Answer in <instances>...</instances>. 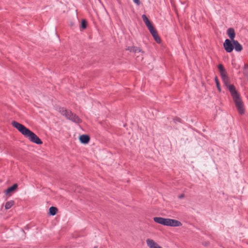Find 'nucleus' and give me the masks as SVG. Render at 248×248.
<instances>
[{"label":"nucleus","mask_w":248,"mask_h":248,"mask_svg":"<svg viewBox=\"0 0 248 248\" xmlns=\"http://www.w3.org/2000/svg\"><path fill=\"white\" fill-rule=\"evenodd\" d=\"M12 125L16 128L20 132L24 137L32 142L38 145H41L43 143L42 140L34 133L27 128L24 125L16 121H13L11 123Z\"/></svg>","instance_id":"f257e3e1"},{"label":"nucleus","mask_w":248,"mask_h":248,"mask_svg":"<svg viewBox=\"0 0 248 248\" xmlns=\"http://www.w3.org/2000/svg\"><path fill=\"white\" fill-rule=\"evenodd\" d=\"M229 91L231 94L233 101L239 113L241 115L244 114L245 113L244 104L241 99L240 93L236 90L234 85L229 86Z\"/></svg>","instance_id":"f03ea898"},{"label":"nucleus","mask_w":248,"mask_h":248,"mask_svg":"<svg viewBox=\"0 0 248 248\" xmlns=\"http://www.w3.org/2000/svg\"><path fill=\"white\" fill-rule=\"evenodd\" d=\"M59 112L67 119L76 124H80L82 120L75 113H73L71 110L67 109L64 107H60Z\"/></svg>","instance_id":"7ed1b4c3"},{"label":"nucleus","mask_w":248,"mask_h":248,"mask_svg":"<svg viewBox=\"0 0 248 248\" xmlns=\"http://www.w3.org/2000/svg\"><path fill=\"white\" fill-rule=\"evenodd\" d=\"M233 40L226 39L223 43V47L227 53L232 52L234 49Z\"/></svg>","instance_id":"20e7f679"},{"label":"nucleus","mask_w":248,"mask_h":248,"mask_svg":"<svg viewBox=\"0 0 248 248\" xmlns=\"http://www.w3.org/2000/svg\"><path fill=\"white\" fill-rule=\"evenodd\" d=\"M182 225V223L179 220L174 219L168 218L167 226L179 227Z\"/></svg>","instance_id":"39448f33"},{"label":"nucleus","mask_w":248,"mask_h":248,"mask_svg":"<svg viewBox=\"0 0 248 248\" xmlns=\"http://www.w3.org/2000/svg\"><path fill=\"white\" fill-rule=\"evenodd\" d=\"M18 187V185L16 183H15L13 184L12 186H9L7 189H6L4 192L5 194L6 195V200H7L8 197L10 195H8V194H10L11 193L14 192Z\"/></svg>","instance_id":"423d86ee"},{"label":"nucleus","mask_w":248,"mask_h":248,"mask_svg":"<svg viewBox=\"0 0 248 248\" xmlns=\"http://www.w3.org/2000/svg\"><path fill=\"white\" fill-rule=\"evenodd\" d=\"M153 220L156 223L166 226L167 225L168 218H167L156 217H154Z\"/></svg>","instance_id":"0eeeda50"},{"label":"nucleus","mask_w":248,"mask_h":248,"mask_svg":"<svg viewBox=\"0 0 248 248\" xmlns=\"http://www.w3.org/2000/svg\"><path fill=\"white\" fill-rule=\"evenodd\" d=\"M79 140L83 144H88L90 140V137L86 134H82L79 137Z\"/></svg>","instance_id":"6e6552de"},{"label":"nucleus","mask_w":248,"mask_h":248,"mask_svg":"<svg viewBox=\"0 0 248 248\" xmlns=\"http://www.w3.org/2000/svg\"><path fill=\"white\" fill-rule=\"evenodd\" d=\"M146 243L149 248H163L152 239H147Z\"/></svg>","instance_id":"1a4fd4ad"},{"label":"nucleus","mask_w":248,"mask_h":248,"mask_svg":"<svg viewBox=\"0 0 248 248\" xmlns=\"http://www.w3.org/2000/svg\"><path fill=\"white\" fill-rule=\"evenodd\" d=\"M153 37L155 41L158 44H160L161 42V39L158 34L157 31L156 29L153 30L150 32Z\"/></svg>","instance_id":"9d476101"},{"label":"nucleus","mask_w":248,"mask_h":248,"mask_svg":"<svg viewBox=\"0 0 248 248\" xmlns=\"http://www.w3.org/2000/svg\"><path fill=\"white\" fill-rule=\"evenodd\" d=\"M227 34L229 36L230 39L232 40H235V32L233 28H230L227 31Z\"/></svg>","instance_id":"9b49d317"},{"label":"nucleus","mask_w":248,"mask_h":248,"mask_svg":"<svg viewBox=\"0 0 248 248\" xmlns=\"http://www.w3.org/2000/svg\"><path fill=\"white\" fill-rule=\"evenodd\" d=\"M126 50H128L130 52H133L134 53H139V52H143V51H142L141 49L139 47H137L135 46H128L126 49Z\"/></svg>","instance_id":"f8f14e48"},{"label":"nucleus","mask_w":248,"mask_h":248,"mask_svg":"<svg viewBox=\"0 0 248 248\" xmlns=\"http://www.w3.org/2000/svg\"><path fill=\"white\" fill-rule=\"evenodd\" d=\"M233 47L234 49L236 52H241L243 50L242 46L239 43V42L237 40H233Z\"/></svg>","instance_id":"ddd939ff"},{"label":"nucleus","mask_w":248,"mask_h":248,"mask_svg":"<svg viewBox=\"0 0 248 248\" xmlns=\"http://www.w3.org/2000/svg\"><path fill=\"white\" fill-rule=\"evenodd\" d=\"M221 78L224 85L229 89V86L232 85V84H230V79L228 76L222 78Z\"/></svg>","instance_id":"4468645a"},{"label":"nucleus","mask_w":248,"mask_h":248,"mask_svg":"<svg viewBox=\"0 0 248 248\" xmlns=\"http://www.w3.org/2000/svg\"><path fill=\"white\" fill-rule=\"evenodd\" d=\"M58 211V210L57 207L55 206H51L49 208V215L52 216H55L57 214Z\"/></svg>","instance_id":"2eb2a0df"},{"label":"nucleus","mask_w":248,"mask_h":248,"mask_svg":"<svg viewBox=\"0 0 248 248\" xmlns=\"http://www.w3.org/2000/svg\"><path fill=\"white\" fill-rule=\"evenodd\" d=\"M15 202L13 200L9 201L5 203V209L6 210L9 209L11 208L12 206L15 204Z\"/></svg>","instance_id":"dca6fc26"},{"label":"nucleus","mask_w":248,"mask_h":248,"mask_svg":"<svg viewBox=\"0 0 248 248\" xmlns=\"http://www.w3.org/2000/svg\"><path fill=\"white\" fill-rule=\"evenodd\" d=\"M87 21L85 19H82L81 21V25L80 29V30H83L86 29L87 26Z\"/></svg>","instance_id":"f3484780"},{"label":"nucleus","mask_w":248,"mask_h":248,"mask_svg":"<svg viewBox=\"0 0 248 248\" xmlns=\"http://www.w3.org/2000/svg\"><path fill=\"white\" fill-rule=\"evenodd\" d=\"M145 24L146 25L147 28H148L150 32L155 29L150 20L146 22Z\"/></svg>","instance_id":"a211bd4d"},{"label":"nucleus","mask_w":248,"mask_h":248,"mask_svg":"<svg viewBox=\"0 0 248 248\" xmlns=\"http://www.w3.org/2000/svg\"><path fill=\"white\" fill-rule=\"evenodd\" d=\"M215 81L217 90L219 92H221V89L220 85L219 80L218 79V78L217 76H216L215 78Z\"/></svg>","instance_id":"6ab92c4d"},{"label":"nucleus","mask_w":248,"mask_h":248,"mask_svg":"<svg viewBox=\"0 0 248 248\" xmlns=\"http://www.w3.org/2000/svg\"><path fill=\"white\" fill-rule=\"evenodd\" d=\"M243 70L244 76L248 78V64H244Z\"/></svg>","instance_id":"aec40b11"},{"label":"nucleus","mask_w":248,"mask_h":248,"mask_svg":"<svg viewBox=\"0 0 248 248\" xmlns=\"http://www.w3.org/2000/svg\"><path fill=\"white\" fill-rule=\"evenodd\" d=\"M173 122L175 124H177V123H183L182 120L178 117H175L173 118Z\"/></svg>","instance_id":"412c9836"},{"label":"nucleus","mask_w":248,"mask_h":248,"mask_svg":"<svg viewBox=\"0 0 248 248\" xmlns=\"http://www.w3.org/2000/svg\"><path fill=\"white\" fill-rule=\"evenodd\" d=\"M217 67L219 72L223 71L225 70L223 64L221 63L218 64Z\"/></svg>","instance_id":"4be33fe9"},{"label":"nucleus","mask_w":248,"mask_h":248,"mask_svg":"<svg viewBox=\"0 0 248 248\" xmlns=\"http://www.w3.org/2000/svg\"><path fill=\"white\" fill-rule=\"evenodd\" d=\"M217 67L219 72L223 71L225 70L223 64L221 63L218 64Z\"/></svg>","instance_id":"5701e85b"},{"label":"nucleus","mask_w":248,"mask_h":248,"mask_svg":"<svg viewBox=\"0 0 248 248\" xmlns=\"http://www.w3.org/2000/svg\"><path fill=\"white\" fill-rule=\"evenodd\" d=\"M142 19H143L144 23H145L146 22H147L150 20L148 19V18L147 17V16L144 14L142 16Z\"/></svg>","instance_id":"b1692460"},{"label":"nucleus","mask_w":248,"mask_h":248,"mask_svg":"<svg viewBox=\"0 0 248 248\" xmlns=\"http://www.w3.org/2000/svg\"><path fill=\"white\" fill-rule=\"evenodd\" d=\"M219 73L221 78L227 76L225 70L223 71L219 72Z\"/></svg>","instance_id":"393cba45"},{"label":"nucleus","mask_w":248,"mask_h":248,"mask_svg":"<svg viewBox=\"0 0 248 248\" xmlns=\"http://www.w3.org/2000/svg\"><path fill=\"white\" fill-rule=\"evenodd\" d=\"M134 3H135L137 5H140L141 3L140 1V0H133Z\"/></svg>","instance_id":"a878e982"},{"label":"nucleus","mask_w":248,"mask_h":248,"mask_svg":"<svg viewBox=\"0 0 248 248\" xmlns=\"http://www.w3.org/2000/svg\"><path fill=\"white\" fill-rule=\"evenodd\" d=\"M185 197V195L184 194H181L178 196L179 199H182Z\"/></svg>","instance_id":"bb28decb"},{"label":"nucleus","mask_w":248,"mask_h":248,"mask_svg":"<svg viewBox=\"0 0 248 248\" xmlns=\"http://www.w3.org/2000/svg\"><path fill=\"white\" fill-rule=\"evenodd\" d=\"M209 245V242L208 241H206V242H204V245L205 246H208Z\"/></svg>","instance_id":"cd10ccee"},{"label":"nucleus","mask_w":248,"mask_h":248,"mask_svg":"<svg viewBox=\"0 0 248 248\" xmlns=\"http://www.w3.org/2000/svg\"><path fill=\"white\" fill-rule=\"evenodd\" d=\"M94 248H97V247H94Z\"/></svg>","instance_id":"c85d7f7f"}]
</instances>
